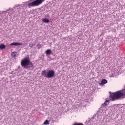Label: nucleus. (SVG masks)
<instances>
[{
	"label": "nucleus",
	"mask_w": 125,
	"mask_h": 125,
	"mask_svg": "<svg viewBox=\"0 0 125 125\" xmlns=\"http://www.w3.org/2000/svg\"><path fill=\"white\" fill-rule=\"evenodd\" d=\"M110 98L112 101L118 100L120 98H125V89L122 91H118L110 94Z\"/></svg>",
	"instance_id": "obj_1"
},
{
	"label": "nucleus",
	"mask_w": 125,
	"mask_h": 125,
	"mask_svg": "<svg viewBox=\"0 0 125 125\" xmlns=\"http://www.w3.org/2000/svg\"><path fill=\"white\" fill-rule=\"evenodd\" d=\"M54 74H55V72L53 70H50L48 71L43 70L41 73L42 76H43L45 78H48V79L53 78L54 77Z\"/></svg>",
	"instance_id": "obj_2"
},
{
	"label": "nucleus",
	"mask_w": 125,
	"mask_h": 125,
	"mask_svg": "<svg viewBox=\"0 0 125 125\" xmlns=\"http://www.w3.org/2000/svg\"><path fill=\"white\" fill-rule=\"evenodd\" d=\"M31 61H30V58L28 57H26L21 60V64L22 67L25 68V69H29L28 66L30 64Z\"/></svg>",
	"instance_id": "obj_3"
},
{
	"label": "nucleus",
	"mask_w": 125,
	"mask_h": 125,
	"mask_svg": "<svg viewBox=\"0 0 125 125\" xmlns=\"http://www.w3.org/2000/svg\"><path fill=\"white\" fill-rule=\"evenodd\" d=\"M45 0H35L32 2L28 4L29 8L31 7H35L36 6H39L40 4H42Z\"/></svg>",
	"instance_id": "obj_4"
},
{
	"label": "nucleus",
	"mask_w": 125,
	"mask_h": 125,
	"mask_svg": "<svg viewBox=\"0 0 125 125\" xmlns=\"http://www.w3.org/2000/svg\"><path fill=\"white\" fill-rule=\"evenodd\" d=\"M11 46H17L18 45H23V43L19 42H14L10 44Z\"/></svg>",
	"instance_id": "obj_5"
},
{
	"label": "nucleus",
	"mask_w": 125,
	"mask_h": 125,
	"mask_svg": "<svg viewBox=\"0 0 125 125\" xmlns=\"http://www.w3.org/2000/svg\"><path fill=\"white\" fill-rule=\"evenodd\" d=\"M108 83V81L106 79H103L101 81V83H99L100 85H103L106 84Z\"/></svg>",
	"instance_id": "obj_6"
},
{
	"label": "nucleus",
	"mask_w": 125,
	"mask_h": 125,
	"mask_svg": "<svg viewBox=\"0 0 125 125\" xmlns=\"http://www.w3.org/2000/svg\"><path fill=\"white\" fill-rule=\"evenodd\" d=\"M42 22H43V23H49L50 21L49 20H48V19L45 18L42 20Z\"/></svg>",
	"instance_id": "obj_7"
},
{
	"label": "nucleus",
	"mask_w": 125,
	"mask_h": 125,
	"mask_svg": "<svg viewBox=\"0 0 125 125\" xmlns=\"http://www.w3.org/2000/svg\"><path fill=\"white\" fill-rule=\"evenodd\" d=\"M28 66V69H30V70H33V69H34V65H33L32 62L30 63Z\"/></svg>",
	"instance_id": "obj_8"
},
{
	"label": "nucleus",
	"mask_w": 125,
	"mask_h": 125,
	"mask_svg": "<svg viewBox=\"0 0 125 125\" xmlns=\"http://www.w3.org/2000/svg\"><path fill=\"white\" fill-rule=\"evenodd\" d=\"M35 45H36V43L30 42L29 44V46L31 48H33V47L35 46Z\"/></svg>",
	"instance_id": "obj_9"
},
{
	"label": "nucleus",
	"mask_w": 125,
	"mask_h": 125,
	"mask_svg": "<svg viewBox=\"0 0 125 125\" xmlns=\"http://www.w3.org/2000/svg\"><path fill=\"white\" fill-rule=\"evenodd\" d=\"M45 54H47V55H49V54H51V50L48 49V50H46Z\"/></svg>",
	"instance_id": "obj_10"
},
{
	"label": "nucleus",
	"mask_w": 125,
	"mask_h": 125,
	"mask_svg": "<svg viewBox=\"0 0 125 125\" xmlns=\"http://www.w3.org/2000/svg\"><path fill=\"white\" fill-rule=\"evenodd\" d=\"M108 102H109V101L106 100L104 103H103L102 104V106H104V107H106V106H107V105H108Z\"/></svg>",
	"instance_id": "obj_11"
},
{
	"label": "nucleus",
	"mask_w": 125,
	"mask_h": 125,
	"mask_svg": "<svg viewBox=\"0 0 125 125\" xmlns=\"http://www.w3.org/2000/svg\"><path fill=\"white\" fill-rule=\"evenodd\" d=\"M16 54H17V53L16 52H13L11 53V56L12 57H16Z\"/></svg>",
	"instance_id": "obj_12"
},
{
	"label": "nucleus",
	"mask_w": 125,
	"mask_h": 125,
	"mask_svg": "<svg viewBox=\"0 0 125 125\" xmlns=\"http://www.w3.org/2000/svg\"><path fill=\"white\" fill-rule=\"evenodd\" d=\"M5 47L6 46L3 44L0 45V49H5Z\"/></svg>",
	"instance_id": "obj_13"
},
{
	"label": "nucleus",
	"mask_w": 125,
	"mask_h": 125,
	"mask_svg": "<svg viewBox=\"0 0 125 125\" xmlns=\"http://www.w3.org/2000/svg\"><path fill=\"white\" fill-rule=\"evenodd\" d=\"M49 121H48V120H46L44 122V125H49Z\"/></svg>",
	"instance_id": "obj_14"
},
{
	"label": "nucleus",
	"mask_w": 125,
	"mask_h": 125,
	"mask_svg": "<svg viewBox=\"0 0 125 125\" xmlns=\"http://www.w3.org/2000/svg\"><path fill=\"white\" fill-rule=\"evenodd\" d=\"M37 47L38 49H40V48H42V45L40 44H38L37 45Z\"/></svg>",
	"instance_id": "obj_15"
},
{
	"label": "nucleus",
	"mask_w": 125,
	"mask_h": 125,
	"mask_svg": "<svg viewBox=\"0 0 125 125\" xmlns=\"http://www.w3.org/2000/svg\"><path fill=\"white\" fill-rule=\"evenodd\" d=\"M32 0H31V1H32Z\"/></svg>",
	"instance_id": "obj_16"
}]
</instances>
